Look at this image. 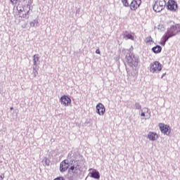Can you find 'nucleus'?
<instances>
[{
  "instance_id": "obj_13",
  "label": "nucleus",
  "mask_w": 180,
  "mask_h": 180,
  "mask_svg": "<svg viewBox=\"0 0 180 180\" xmlns=\"http://www.w3.org/2000/svg\"><path fill=\"white\" fill-rule=\"evenodd\" d=\"M90 174L91 178H94V179H99V178H101L99 172L96 171V169H93Z\"/></svg>"
},
{
  "instance_id": "obj_14",
  "label": "nucleus",
  "mask_w": 180,
  "mask_h": 180,
  "mask_svg": "<svg viewBox=\"0 0 180 180\" xmlns=\"http://www.w3.org/2000/svg\"><path fill=\"white\" fill-rule=\"evenodd\" d=\"M144 41L147 46H151L153 43V37H151V36H148L145 39Z\"/></svg>"
},
{
  "instance_id": "obj_15",
  "label": "nucleus",
  "mask_w": 180,
  "mask_h": 180,
  "mask_svg": "<svg viewBox=\"0 0 180 180\" xmlns=\"http://www.w3.org/2000/svg\"><path fill=\"white\" fill-rule=\"evenodd\" d=\"M161 50H162V48H161L160 46L157 45L156 46H154L152 49V51H153V53H155V54H158L160 53V52L161 51Z\"/></svg>"
},
{
  "instance_id": "obj_19",
  "label": "nucleus",
  "mask_w": 180,
  "mask_h": 180,
  "mask_svg": "<svg viewBox=\"0 0 180 180\" xmlns=\"http://www.w3.org/2000/svg\"><path fill=\"white\" fill-rule=\"evenodd\" d=\"M78 167H79L78 165L71 166L70 168V171H72V172H74L75 169V171H77L78 169Z\"/></svg>"
},
{
  "instance_id": "obj_7",
  "label": "nucleus",
  "mask_w": 180,
  "mask_h": 180,
  "mask_svg": "<svg viewBox=\"0 0 180 180\" xmlns=\"http://www.w3.org/2000/svg\"><path fill=\"white\" fill-rule=\"evenodd\" d=\"M60 102L63 106H71V98L68 96H63L60 98Z\"/></svg>"
},
{
  "instance_id": "obj_8",
  "label": "nucleus",
  "mask_w": 180,
  "mask_h": 180,
  "mask_svg": "<svg viewBox=\"0 0 180 180\" xmlns=\"http://www.w3.org/2000/svg\"><path fill=\"white\" fill-rule=\"evenodd\" d=\"M141 5V0H133L129 5L131 11H137Z\"/></svg>"
},
{
  "instance_id": "obj_24",
  "label": "nucleus",
  "mask_w": 180,
  "mask_h": 180,
  "mask_svg": "<svg viewBox=\"0 0 180 180\" xmlns=\"http://www.w3.org/2000/svg\"><path fill=\"white\" fill-rule=\"evenodd\" d=\"M136 105L139 106V104H136Z\"/></svg>"
},
{
  "instance_id": "obj_11",
  "label": "nucleus",
  "mask_w": 180,
  "mask_h": 180,
  "mask_svg": "<svg viewBox=\"0 0 180 180\" xmlns=\"http://www.w3.org/2000/svg\"><path fill=\"white\" fill-rule=\"evenodd\" d=\"M141 116L143 117V119H145L146 120H147V119H150L151 114L148 110V108H143L142 110Z\"/></svg>"
},
{
  "instance_id": "obj_16",
  "label": "nucleus",
  "mask_w": 180,
  "mask_h": 180,
  "mask_svg": "<svg viewBox=\"0 0 180 180\" xmlns=\"http://www.w3.org/2000/svg\"><path fill=\"white\" fill-rule=\"evenodd\" d=\"M124 39H126V40H134V37L131 34H127L124 35Z\"/></svg>"
},
{
  "instance_id": "obj_10",
  "label": "nucleus",
  "mask_w": 180,
  "mask_h": 180,
  "mask_svg": "<svg viewBox=\"0 0 180 180\" xmlns=\"http://www.w3.org/2000/svg\"><path fill=\"white\" fill-rule=\"evenodd\" d=\"M70 167V163H68V160H63L60 162V172H65Z\"/></svg>"
},
{
  "instance_id": "obj_22",
  "label": "nucleus",
  "mask_w": 180,
  "mask_h": 180,
  "mask_svg": "<svg viewBox=\"0 0 180 180\" xmlns=\"http://www.w3.org/2000/svg\"><path fill=\"white\" fill-rule=\"evenodd\" d=\"M96 54H101V51L99 49L96 50Z\"/></svg>"
},
{
  "instance_id": "obj_12",
  "label": "nucleus",
  "mask_w": 180,
  "mask_h": 180,
  "mask_svg": "<svg viewBox=\"0 0 180 180\" xmlns=\"http://www.w3.org/2000/svg\"><path fill=\"white\" fill-rule=\"evenodd\" d=\"M148 139L150 140L151 141H155L157 139H158V134L155 132L150 131L148 134Z\"/></svg>"
},
{
  "instance_id": "obj_20",
  "label": "nucleus",
  "mask_w": 180,
  "mask_h": 180,
  "mask_svg": "<svg viewBox=\"0 0 180 180\" xmlns=\"http://www.w3.org/2000/svg\"><path fill=\"white\" fill-rule=\"evenodd\" d=\"M13 5H16L19 2V0H10Z\"/></svg>"
},
{
  "instance_id": "obj_9",
  "label": "nucleus",
  "mask_w": 180,
  "mask_h": 180,
  "mask_svg": "<svg viewBox=\"0 0 180 180\" xmlns=\"http://www.w3.org/2000/svg\"><path fill=\"white\" fill-rule=\"evenodd\" d=\"M105 105H103V104L102 103H98L96 105V112L98 113V115H99V116H103L105 115Z\"/></svg>"
},
{
  "instance_id": "obj_6",
  "label": "nucleus",
  "mask_w": 180,
  "mask_h": 180,
  "mask_svg": "<svg viewBox=\"0 0 180 180\" xmlns=\"http://www.w3.org/2000/svg\"><path fill=\"white\" fill-rule=\"evenodd\" d=\"M167 7L168 11L175 12L176 9H178V4H176V1L174 0H169L167 4Z\"/></svg>"
},
{
  "instance_id": "obj_1",
  "label": "nucleus",
  "mask_w": 180,
  "mask_h": 180,
  "mask_svg": "<svg viewBox=\"0 0 180 180\" xmlns=\"http://www.w3.org/2000/svg\"><path fill=\"white\" fill-rule=\"evenodd\" d=\"M162 70V64L159 61H154L150 64V71L152 74H158Z\"/></svg>"
},
{
  "instance_id": "obj_21",
  "label": "nucleus",
  "mask_w": 180,
  "mask_h": 180,
  "mask_svg": "<svg viewBox=\"0 0 180 180\" xmlns=\"http://www.w3.org/2000/svg\"><path fill=\"white\" fill-rule=\"evenodd\" d=\"M4 178H5V174L0 173V180H4Z\"/></svg>"
},
{
  "instance_id": "obj_5",
  "label": "nucleus",
  "mask_w": 180,
  "mask_h": 180,
  "mask_svg": "<svg viewBox=\"0 0 180 180\" xmlns=\"http://www.w3.org/2000/svg\"><path fill=\"white\" fill-rule=\"evenodd\" d=\"M25 8H27L25 6V8H20V6L17 7V10L18 11V16L20 18H29V10H26Z\"/></svg>"
},
{
  "instance_id": "obj_3",
  "label": "nucleus",
  "mask_w": 180,
  "mask_h": 180,
  "mask_svg": "<svg viewBox=\"0 0 180 180\" xmlns=\"http://www.w3.org/2000/svg\"><path fill=\"white\" fill-rule=\"evenodd\" d=\"M176 34V27L172 26L169 30H167V32L165 33V34L163 36V41L164 43H165L168 39L170 37H173V36H175Z\"/></svg>"
},
{
  "instance_id": "obj_2",
  "label": "nucleus",
  "mask_w": 180,
  "mask_h": 180,
  "mask_svg": "<svg viewBox=\"0 0 180 180\" xmlns=\"http://www.w3.org/2000/svg\"><path fill=\"white\" fill-rule=\"evenodd\" d=\"M167 2L165 0H155L153 11H155V12H161V11L165 8Z\"/></svg>"
},
{
  "instance_id": "obj_17",
  "label": "nucleus",
  "mask_w": 180,
  "mask_h": 180,
  "mask_svg": "<svg viewBox=\"0 0 180 180\" xmlns=\"http://www.w3.org/2000/svg\"><path fill=\"white\" fill-rule=\"evenodd\" d=\"M34 65L37 67V63L39 61V55H34L33 56Z\"/></svg>"
},
{
  "instance_id": "obj_18",
  "label": "nucleus",
  "mask_w": 180,
  "mask_h": 180,
  "mask_svg": "<svg viewBox=\"0 0 180 180\" xmlns=\"http://www.w3.org/2000/svg\"><path fill=\"white\" fill-rule=\"evenodd\" d=\"M121 1L124 6H125L126 8H128V6H130V4H129V0H121Z\"/></svg>"
},
{
  "instance_id": "obj_4",
  "label": "nucleus",
  "mask_w": 180,
  "mask_h": 180,
  "mask_svg": "<svg viewBox=\"0 0 180 180\" xmlns=\"http://www.w3.org/2000/svg\"><path fill=\"white\" fill-rule=\"evenodd\" d=\"M158 126L160 131L163 133V134H166V136H169L171 133V127H169V126L164 123H160Z\"/></svg>"
},
{
  "instance_id": "obj_23",
  "label": "nucleus",
  "mask_w": 180,
  "mask_h": 180,
  "mask_svg": "<svg viewBox=\"0 0 180 180\" xmlns=\"http://www.w3.org/2000/svg\"><path fill=\"white\" fill-rule=\"evenodd\" d=\"M11 110H13V107H11Z\"/></svg>"
}]
</instances>
